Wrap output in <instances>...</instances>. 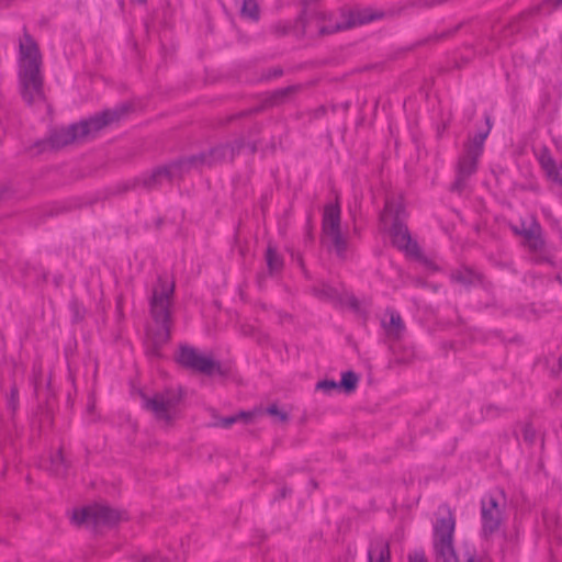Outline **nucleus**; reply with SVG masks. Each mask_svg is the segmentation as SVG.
I'll return each instance as SVG.
<instances>
[{
	"label": "nucleus",
	"instance_id": "64",
	"mask_svg": "<svg viewBox=\"0 0 562 562\" xmlns=\"http://www.w3.org/2000/svg\"><path fill=\"white\" fill-rule=\"evenodd\" d=\"M447 126L448 125L446 123H443L442 126L438 127V131H437L438 137H441V135L446 131Z\"/></svg>",
	"mask_w": 562,
	"mask_h": 562
},
{
	"label": "nucleus",
	"instance_id": "56",
	"mask_svg": "<svg viewBox=\"0 0 562 562\" xmlns=\"http://www.w3.org/2000/svg\"><path fill=\"white\" fill-rule=\"evenodd\" d=\"M448 0H424L422 2V5L425 7V8H432L435 5H439V4H442L445 2H447Z\"/></svg>",
	"mask_w": 562,
	"mask_h": 562
},
{
	"label": "nucleus",
	"instance_id": "58",
	"mask_svg": "<svg viewBox=\"0 0 562 562\" xmlns=\"http://www.w3.org/2000/svg\"><path fill=\"white\" fill-rule=\"evenodd\" d=\"M266 281V273L265 272H260L257 274V283L258 285L261 288L263 282Z\"/></svg>",
	"mask_w": 562,
	"mask_h": 562
},
{
	"label": "nucleus",
	"instance_id": "9",
	"mask_svg": "<svg viewBox=\"0 0 562 562\" xmlns=\"http://www.w3.org/2000/svg\"><path fill=\"white\" fill-rule=\"evenodd\" d=\"M503 509L497 498L491 494L485 495L481 499V536L488 540L499 530L503 522Z\"/></svg>",
	"mask_w": 562,
	"mask_h": 562
},
{
	"label": "nucleus",
	"instance_id": "3",
	"mask_svg": "<svg viewBox=\"0 0 562 562\" xmlns=\"http://www.w3.org/2000/svg\"><path fill=\"white\" fill-rule=\"evenodd\" d=\"M127 520L126 510L112 507L106 502H92L75 508L70 517L74 526L86 528L94 536L102 535L104 530H113Z\"/></svg>",
	"mask_w": 562,
	"mask_h": 562
},
{
	"label": "nucleus",
	"instance_id": "60",
	"mask_svg": "<svg viewBox=\"0 0 562 562\" xmlns=\"http://www.w3.org/2000/svg\"><path fill=\"white\" fill-rule=\"evenodd\" d=\"M301 269H302V272H303V274H304V277L306 279H311L312 278L310 272L307 271L305 265H304V260H302V259H301Z\"/></svg>",
	"mask_w": 562,
	"mask_h": 562
},
{
	"label": "nucleus",
	"instance_id": "8",
	"mask_svg": "<svg viewBox=\"0 0 562 562\" xmlns=\"http://www.w3.org/2000/svg\"><path fill=\"white\" fill-rule=\"evenodd\" d=\"M310 3V0H301L302 9L297 16L293 21H278L271 25V33L278 37L293 34L299 40L304 38L312 18L325 19V14L311 9Z\"/></svg>",
	"mask_w": 562,
	"mask_h": 562
},
{
	"label": "nucleus",
	"instance_id": "4",
	"mask_svg": "<svg viewBox=\"0 0 562 562\" xmlns=\"http://www.w3.org/2000/svg\"><path fill=\"white\" fill-rule=\"evenodd\" d=\"M173 360L181 368L207 378L218 376L226 380L231 376L229 366L215 359L212 352H202L188 344H180L178 346Z\"/></svg>",
	"mask_w": 562,
	"mask_h": 562
},
{
	"label": "nucleus",
	"instance_id": "6",
	"mask_svg": "<svg viewBox=\"0 0 562 562\" xmlns=\"http://www.w3.org/2000/svg\"><path fill=\"white\" fill-rule=\"evenodd\" d=\"M131 393L139 396L143 409L153 413L157 420L171 424L173 422L171 409H175L182 402L186 390L183 386H179L177 391L166 389L165 393L157 392L150 397L143 389L132 386Z\"/></svg>",
	"mask_w": 562,
	"mask_h": 562
},
{
	"label": "nucleus",
	"instance_id": "41",
	"mask_svg": "<svg viewBox=\"0 0 562 562\" xmlns=\"http://www.w3.org/2000/svg\"><path fill=\"white\" fill-rule=\"evenodd\" d=\"M234 139H241L243 149H248L251 156H254L258 151L260 139H246V136L244 134H239Z\"/></svg>",
	"mask_w": 562,
	"mask_h": 562
},
{
	"label": "nucleus",
	"instance_id": "55",
	"mask_svg": "<svg viewBox=\"0 0 562 562\" xmlns=\"http://www.w3.org/2000/svg\"><path fill=\"white\" fill-rule=\"evenodd\" d=\"M327 113V109L325 105H319L313 111V119H321Z\"/></svg>",
	"mask_w": 562,
	"mask_h": 562
},
{
	"label": "nucleus",
	"instance_id": "49",
	"mask_svg": "<svg viewBox=\"0 0 562 562\" xmlns=\"http://www.w3.org/2000/svg\"><path fill=\"white\" fill-rule=\"evenodd\" d=\"M283 74H284L283 68L280 66H277V67L268 69L267 72L263 75V79H266V80L276 79V78L283 76Z\"/></svg>",
	"mask_w": 562,
	"mask_h": 562
},
{
	"label": "nucleus",
	"instance_id": "7",
	"mask_svg": "<svg viewBox=\"0 0 562 562\" xmlns=\"http://www.w3.org/2000/svg\"><path fill=\"white\" fill-rule=\"evenodd\" d=\"M158 288H154L153 295L149 300V313L155 325L171 324V303L175 295V283L159 276L157 279Z\"/></svg>",
	"mask_w": 562,
	"mask_h": 562
},
{
	"label": "nucleus",
	"instance_id": "31",
	"mask_svg": "<svg viewBox=\"0 0 562 562\" xmlns=\"http://www.w3.org/2000/svg\"><path fill=\"white\" fill-rule=\"evenodd\" d=\"M181 158L184 160L190 172L192 170H201L203 167H206V158L203 150L198 154L181 156Z\"/></svg>",
	"mask_w": 562,
	"mask_h": 562
},
{
	"label": "nucleus",
	"instance_id": "52",
	"mask_svg": "<svg viewBox=\"0 0 562 562\" xmlns=\"http://www.w3.org/2000/svg\"><path fill=\"white\" fill-rule=\"evenodd\" d=\"M348 306L358 314H362L363 316H366L367 314L364 311L361 310L360 302L356 296H351L348 300Z\"/></svg>",
	"mask_w": 562,
	"mask_h": 562
},
{
	"label": "nucleus",
	"instance_id": "48",
	"mask_svg": "<svg viewBox=\"0 0 562 562\" xmlns=\"http://www.w3.org/2000/svg\"><path fill=\"white\" fill-rule=\"evenodd\" d=\"M33 148L37 149V154H42L47 149L50 150V142H48V135L45 138L34 142Z\"/></svg>",
	"mask_w": 562,
	"mask_h": 562
},
{
	"label": "nucleus",
	"instance_id": "23",
	"mask_svg": "<svg viewBox=\"0 0 562 562\" xmlns=\"http://www.w3.org/2000/svg\"><path fill=\"white\" fill-rule=\"evenodd\" d=\"M94 201L82 203L80 198H72L63 202L52 204L44 213L46 217H54L60 214L68 213L74 210L83 207L85 205H92Z\"/></svg>",
	"mask_w": 562,
	"mask_h": 562
},
{
	"label": "nucleus",
	"instance_id": "18",
	"mask_svg": "<svg viewBox=\"0 0 562 562\" xmlns=\"http://www.w3.org/2000/svg\"><path fill=\"white\" fill-rule=\"evenodd\" d=\"M341 228V209L339 201L328 203L324 206L322 218V234L334 232Z\"/></svg>",
	"mask_w": 562,
	"mask_h": 562
},
{
	"label": "nucleus",
	"instance_id": "53",
	"mask_svg": "<svg viewBox=\"0 0 562 562\" xmlns=\"http://www.w3.org/2000/svg\"><path fill=\"white\" fill-rule=\"evenodd\" d=\"M547 5H550L551 10H555L562 7V0H543L539 9L544 8Z\"/></svg>",
	"mask_w": 562,
	"mask_h": 562
},
{
	"label": "nucleus",
	"instance_id": "1",
	"mask_svg": "<svg viewBox=\"0 0 562 562\" xmlns=\"http://www.w3.org/2000/svg\"><path fill=\"white\" fill-rule=\"evenodd\" d=\"M133 111V104L123 102L112 109H104L87 119L71 123L67 127H53L48 131V142H50V150H59L75 142L91 137L110 126L120 122L130 112Z\"/></svg>",
	"mask_w": 562,
	"mask_h": 562
},
{
	"label": "nucleus",
	"instance_id": "37",
	"mask_svg": "<svg viewBox=\"0 0 562 562\" xmlns=\"http://www.w3.org/2000/svg\"><path fill=\"white\" fill-rule=\"evenodd\" d=\"M316 391H322L327 395H330L333 392H339V384L337 381L333 379H323L319 380L315 385Z\"/></svg>",
	"mask_w": 562,
	"mask_h": 562
},
{
	"label": "nucleus",
	"instance_id": "38",
	"mask_svg": "<svg viewBox=\"0 0 562 562\" xmlns=\"http://www.w3.org/2000/svg\"><path fill=\"white\" fill-rule=\"evenodd\" d=\"M19 389L15 383L10 387V393L8 396V409L11 411L12 417H14L18 408H19Z\"/></svg>",
	"mask_w": 562,
	"mask_h": 562
},
{
	"label": "nucleus",
	"instance_id": "17",
	"mask_svg": "<svg viewBox=\"0 0 562 562\" xmlns=\"http://www.w3.org/2000/svg\"><path fill=\"white\" fill-rule=\"evenodd\" d=\"M538 161L542 168V170L546 173V177L557 183L562 186V166H558L557 161L554 160L550 149L548 147H543L539 155H538Z\"/></svg>",
	"mask_w": 562,
	"mask_h": 562
},
{
	"label": "nucleus",
	"instance_id": "42",
	"mask_svg": "<svg viewBox=\"0 0 562 562\" xmlns=\"http://www.w3.org/2000/svg\"><path fill=\"white\" fill-rule=\"evenodd\" d=\"M536 429L531 422H527L522 428V437L525 442L532 446L536 442Z\"/></svg>",
	"mask_w": 562,
	"mask_h": 562
},
{
	"label": "nucleus",
	"instance_id": "46",
	"mask_svg": "<svg viewBox=\"0 0 562 562\" xmlns=\"http://www.w3.org/2000/svg\"><path fill=\"white\" fill-rule=\"evenodd\" d=\"M52 464L54 467H64V470L67 471L68 468H69V462L66 460V458L64 457V453H63V450L59 449L58 452L52 457Z\"/></svg>",
	"mask_w": 562,
	"mask_h": 562
},
{
	"label": "nucleus",
	"instance_id": "22",
	"mask_svg": "<svg viewBox=\"0 0 562 562\" xmlns=\"http://www.w3.org/2000/svg\"><path fill=\"white\" fill-rule=\"evenodd\" d=\"M450 277L453 282L460 283L465 288L479 285L483 280V276L480 272L468 266L453 270Z\"/></svg>",
	"mask_w": 562,
	"mask_h": 562
},
{
	"label": "nucleus",
	"instance_id": "25",
	"mask_svg": "<svg viewBox=\"0 0 562 562\" xmlns=\"http://www.w3.org/2000/svg\"><path fill=\"white\" fill-rule=\"evenodd\" d=\"M368 562H391V551L387 541L379 540L368 551Z\"/></svg>",
	"mask_w": 562,
	"mask_h": 562
},
{
	"label": "nucleus",
	"instance_id": "14",
	"mask_svg": "<svg viewBox=\"0 0 562 562\" xmlns=\"http://www.w3.org/2000/svg\"><path fill=\"white\" fill-rule=\"evenodd\" d=\"M392 246L404 251L407 256H413L420 248L418 243L413 239L407 225L404 222L395 221L389 229Z\"/></svg>",
	"mask_w": 562,
	"mask_h": 562
},
{
	"label": "nucleus",
	"instance_id": "63",
	"mask_svg": "<svg viewBox=\"0 0 562 562\" xmlns=\"http://www.w3.org/2000/svg\"><path fill=\"white\" fill-rule=\"evenodd\" d=\"M9 188L7 186L0 187V200L3 199L4 194L8 192Z\"/></svg>",
	"mask_w": 562,
	"mask_h": 562
},
{
	"label": "nucleus",
	"instance_id": "40",
	"mask_svg": "<svg viewBox=\"0 0 562 562\" xmlns=\"http://www.w3.org/2000/svg\"><path fill=\"white\" fill-rule=\"evenodd\" d=\"M137 187H143V180H142L140 176L137 178H134L131 181H126V182L117 184L116 193L123 194L130 190L136 189Z\"/></svg>",
	"mask_w": 562,
	"mask_h": 562
},
{
	"label": "nucleus",
	"instance_id": "43",
	"mask_svg": "<svg viewBox=\"0 0 562 562\" xmlns=\"http://www.w3.org/2000/svg\"><path fill=\"white\" fill-rule=\"evenodd\" d=\"M262 128H263L262 123L255 122L243 134L246 136V139H260L259 136L262 133Z\"/></svg>",
	"mask_w": 562,
	"mask_h": 562
},
{
	"label": "nucleus",
	"instance_id": "13",
	"mask_svg": "<svg viewBox=\"0 0 562 562\" xmlns=\"http://www.w3.org/2000/svg\"><path fill=\"white\" fill-rule=\"evenodd\" d=\"M171 324H159L146 327V355L150 358L161 359V349L171 340Z\"/></svg>",
	"mask_w": 562,
	"mask_h": 562
},
{
	"label": "nucleus",
	"instance_id": "19",
	"mask_svg": "<svg viewBox=\"0 0 562 562\" xmlns=\"http://www.w3.org/2000/svg\"><path fill=\"white\" fill-rule=\"evenodd\" d=\"M143 188L147 191L155 190L161 186L162 180L173 182L168 162L155 167L149 173H143Z\"/></svg>",
	"mask_w": 562,
	"mask_h": 562
},
{
	"label": "nucleus",
	"instance_id": "33",
	"mask_svg": "<svg viewBox=\"0 0 562 562\" xmlns=\"http://www.w3.org/2000/svg\"><path fill=\"white\" fill-rule=\"evenodd\" d=\"M384 211L393 215V222H395L396 220L400 222H404L403 217L406 215V209L404 203H394L391 200H386Z\"/></svg>",
	"mask_w": 562,
	"mask_h": 562
},
{
	"label": "nucleus",
	"instance_id": "2",
	"mask_svg": "<svg viewBox=\"0 0 562 562\" xmlns=\"http://www.w3.org/2000/svg\"><path fill=\"white\" fill-rule=\"evenodd\" d=\"M19 82L21 97L27 105L34 103V95L31 89L43 93L44 78L41 74L43 57L36 41L27 32L24 33V42L19 47Z\"/></svg>",
	"mask_w": 562,
	"mask_h": 562
},
{
	"label": "nucleus",
	"instance_id": "21",
	"mask_svg": "<svg viewBox=\"0 0 562 562\" xmlns=\"http://www.w3.org/2000/svg\"><path fill=\"white\" fill-rule=\"evenodd\" d=\"M301 90L300 85H292L284 88L267 92L263 99V106H278L288 102L296 92Z\"/></svg>",
	"mask_w": 562,
	"mask_h": 562
},
{
	"label": "nucleus",
	"instance_id": "57",
	"mask_svg": "<svg viewBox=\"0 0 562 562\" xmlns=\"http://www.w3.org/2000/svg\"><path fill=\"white\" fill-rule=\"evenodd\" d=\"M133 560H134V562H154L156 560V555L148 554V555H144L139 559L137 557H133Z\"/></svg>",
	"mask_w": 562,
	"mask_h": 562
},
{
	"label": "nucleus",
	"instance_id": "27",
	"mask_svg": "<svg viewBox=\"0 0 562 562\" xmlns=\"http://www.w3.org/2000/svg\"><path fill=\"white\" fill-rule=\"evenodd\" d=\"M324 236L329 237L331 240V247L336 254V256L340 259L346 258L347 249H348V240L346 236L342 234L341 228L324 234Z\"/></svg>",
	"mask_w": 562,
	"mask_h": 562
},
{
	"label": "nucleus",
	"instance_id": "12",
	"mask_svg": "<svg viewBox=\"0 0 562 562\" xmlns=\"http://www.w3.org/2000/svg\"><path fill=\"white\" fill-rule=\"evenodd\" d=\"M509 228L514 235L524 238L522 245L530 252L538 254L544 250L546 240L542 236V227L536 218L532 220L529 227H526L525 222L521 221L520 225L509 223Z\"/></svg>",
	"mask_w": 562,
	"mask_h": 562
},
{
	"label": "nucleus",
	"instance_id": "36",
	"mask_svg": "<svg viewBox=\"0 0 562 562\" xmlns=\"http://www.w3.org/2000/svg\"><path fill=\"white\" fill-rule=\"evenodd\" d=\"M263 409L262 408H255L251 411H240L237 414H235L237 418V423L241 422L246 425L254 423L255 418L257 416H262Z\"/></svg>",
	"mask_w": 562,
	"mask_h": 562
},
{
	"label": "nucleus",
	"instance_id": "16",
	"mask_svg": "<svg viewBox=\"0 0 562 562\" xmlns=\"http://www.w3.org/2000/svg\"><path fill=\"white\" fill-rule=\"evenodd\" d=\"M484 121L485 127L479 130L473 136L469 135L468 139L463 144L464 149L471 150L481 156L484 153V143L493 127V120L490 113H484Z\"/></svg>",
	"mask_w": 562,
	"mask_h": 562
},
{
	"label": "nucleus",
	"instance_id": "59",
	"mask_svg": "<svg viewBox=\"0 0 562 562\" xmlns=\"http://www.w3.org/2000/svg\"><path fill=\"white\" fill-rule=\"evenodd\" d=\"M561 370H562V359L559 358L558 368H552L551 373H552V375H558Z\"/></svg>",
	"mask_w": 562,
	"mask_h": 562
},
{
	"label": "nucleus",
	"instance_id": "51",
	"mask_svg": "<svg viewBox=\"0 0 562 562\" xmlns=\"http://www.w3.org/2000/svg\"><path fill=\"white\" fill-rule=\"evenodd\" d=\"M408 562H428L423 550H416L408 555Z\"/></svg>",
	"mask_w": 562,
	"mask_h": 562
},
{
	"label": "nucleus",
	"instance_id": "44",
	"mask_svg": "<svg viewBox=\"0 0 562 562\" xmlns=\"http://www.w3.org/2000/svg\"><path fill=\"white\" fill-rule=\"evenodd\" d=\"M514 188L520 191H531L535 193L540 192V186L535 179L529 180L527 183H514Z\"/></svg>",
	"mask_w": 562,
	"mask_h": 562
},
{
	"label": "nucleus",
	"instance_id": "50",
	"mask_svg": "<svg viewBox=\"0 0 562 562\" xmlns=\"http://www.w3.org/2000/svg\"><path fill=\"white\" fill-rule=\"evenodd\" d=\"M313 240H314V235H313L312 218H311V216H308L306 226H305L304 241H305V244H312Z\"/></svg>",
	"mask_w": 562,
	"mask_h": 562
},
{
	"label": "nucleus",
	"instance_id": "24",
	"mask_svg": "<svg viewBox=\"0 0 562 562\" xmlns=\"http://www.w3.org/2000/svg\"><path fill=\"white\" fill-rule=\"evenodd\" d=\"M265 259L267 263L268 276L274 277L281 273L284 267V259L278 252L277 248L271 244H269L267 247Z\"/></svg>",
	"mask_w": 562,
	"mask_h": 562
},
{
	"label": "nucleus",
	"instance_id": "26",
	"mask_svg": "<svg viewBox=\"0 0 562 562\" xmlns=\"http://www.w3.org/2000/svg\"><path fill=\"white\" fill-rule=\"evenodd\" d=\"M360 375L353 370L341 372L339 384V392L350 395L356 392L359 384Z\"/></svg>",
	"mask_w": 562,
	"mask_h": 562
},
{
	"label": "nucleus",
	"instance_id": "20",
	"mask_svg": "<svg viewBox=\"0 0 562 562\" xmlns=\"http://www.w3.org/2000/svg\"><path fill=\"white\" fill-rule=\"evenodd\" d=\"M390 316V321L382 319L381 326L384 328L385 334L391 339H401L405 331V324L401 317V314L394 308H386L385 312Z\"/></svg>",
	"mask_w": 562,
	"mask_h": 562
},
{
	"label": "nucleus",
	"instance_id": "5",
	"mask_svg": "<svg viewBox=\"0 0 562 562\" xmlns=\"http://www.w3.org/2000/svg\"><path fill=\"white\" fill-rule=\"evenodd\" d=\"M456 530V517L449 507L446 508V515L437 517L434 525V550L437 561L442 562H477L475 550L465 551V560H461L457 554L453 540Z\"/></svg>",
	"mask_w": 562,
	"mask_h": 562
},
{
	"label": "nucleus",
	"instance_id": "47",
	"mask_svg": "<svg viewBox=\"0 0 562 562\" xmlns=\"http://www.w3.org/2000/svg\"><path fill=\"white\" fill-rule=\"evenodd\" d=\"M292 494L293 490L288 485H283L280 488H278L276 495L273 496V502H280L282 499H285L290 497Z\"/></svg>",
	"mask_w": 562,
	"mask_h": 562
},
{
	"label": "nucleus",
	"instance_id": "35",
	"mask_svg": "<svg viewBox=\"0 0 562 562\" xmlns=\"http://www.w3.org/2000/svg\"><path fill=\"white\" fill-rule=\"evenodd\" d=\"M211 412H212V417H213V423L211 425L213 427H221V428L228 429L234 424L237 423V418H236L235 414L231 415V416H226V417H221L214 408H212Z\"/></svg>",
	"mask_w": 562,
	"mask_h": 562
},
{
	"label": "nucleus",
	"instance_id": "15",
	"mask_svg": "<svg viewBox=\"0 0 562 562\" xmlns=\"http://www.w3.org/2000/svg\"><path fill=\"white\" fill-rule=\"evenodd\" d=\"M341 16L347 22H353V27L359 25H364L370 22L380 20L384 18L385 13L384 11H376L371 8H364V9H345L341 8L340 10Z\"/></svg>",
	"mask_w": 562,
	"mask_h": 562
},
{
	"label": "nucleus",
	"instance_id": "34",
	"mask_svg": "<svg viewBox=\"0 0 562 562\" xmlns=\"http://www.w3.org/2000/svg\"><path fill=\"white\" fill-rule=\"evenodd\" d=\"M267 414L274 418L279 423H286L290 419L288 412L282 409L277 403L270 404L265 411L263 415Z\"/></svg>",
	"mask_w": 562,
	"mask_h": 562
},
{
	"label": "nucleus",
	"instance_id": "29",
	"mask_svg": "<svg viewBox=\"0 0 562 562\" xmlns=\"http://www.w3.org/2000/svg\"><path fill=\"white\" fill-rule=\"evenodd\" d=\"M244 19H249L254 22L260 19V9L256 0H243V4L239 12Z\"/></svg>",
	"mask_w": 562,
	"mask_h": 562
},
{
	"label": "nucleus",
	"instance_id": "54",
	"mask_svg": "<svg viewBox=\"0 0 562 562\" xmlns=\"http://www.w3.org/2000/svg\"><path fill=\"white\" fill-rule=\"evenodd\" d=\"M460 27H461V24L457 25L456 27H453L451 30H448L446 32H442V33L438 34L436 36V38L437 40H442V38L449 37V36L453 35Z\"/></svg>",
	"mask_w": 562,
	"mask_h": 562
},
{
	"label": "nucleus",
	"instance_id": "62",
	"mask_svg": "<svg viewBox=\"0 0 562 562\" xmlns=\"http://www.w3.org/2000/svg\"><path fill=\"white\" fill-rule=\"evenodd\" d=\"M345 112H347L350 106H351V102L350 101H346V102H342L340 105H339Z\"/></svg>",
	"mask_w": 562,
	"mask_h": 562
},
{
	"label": "nucleus",
	"instance_id": "28",
	"mask_svg": "<svg viewBox=\"0 0 562 562\" xmlns=\"http://www.w3.org/2000/svg\"><path fill=\"white\" fill-rule=\"evenodd\" d=\"M168 166L173 181H181L187 175L190 173L181 156L168 161Z\"/></svg>",
	"mask_w": 562,
	"mask_h": 562
},
{
	"label": "nucleus",
	"instance_id": "61",
	"mask_svg": "<svg viewBox=\"0 0 562 562\" xmlns=\"http://www.w3.org/2000/svg\"><path fill=\"white\" fill-rule=\"evenodd\" d=\"M165 223V220L162 217H158L156 221H155V226L157 229H160L161 226L164 225Z\"/></svg>",
	"mask_w": 562,
	"mask_h": 562
},
{
	"label": "nucleus",
	"instance_id": "10",
	"mask_svg": "<svg viewBox=\"0 0 562 562\" xmlns=\"http://www.w3.org/2000/svg\"><path fill=\"white\" fill-rule=\"evenodd\" d=\"M480 157L481 155L463 148V154L458 158L456 179L450 184V192L461 194L464 191L468 179L477 170Z\"/></svg>",
	"mask_w": 562,
	"mask_h": 562
},
{
	"label": "nucleus",
	"instance_id": "30",
	"mask_svg": "<svg viewBox=\"0 0 562 562\" xmlns=\"http://www.w3.org/2000/svg\"><path fill=\"white\" fill-rule=\"evenodd\" d=\"M353 29V22H347L346 20L329 25H321L318 27L317 36L324 37L341 31Z\"/></svg>",
	"mask_w": 562,
	"mask_h": 562
},
{
	"label": "nucleus",
	"instance_id": "39",
	"mask_svg": "<svg viewBox=\"0 0 562 562\" xmlns=\"http://www.w3.org/2000/svg\"><path fill=\"white\" fill-rule=\"evenodd\" d=\"M412 257H414L417 261L423 263L431 272H437L440 270L439 266L431 259L427 258L420 248L418 249V251L414 252Z\"/></svg>",
	"mask_w": 562,
	"mask_h": 562
},
{
	"label": "nucleus",
	"instance_id": "32",
	"mask_svg": "<svg viewBox=\"0 0 562 562\" xmlns=\"http://www.w3.org/2000/svg\"><path fill=\"white\" fill-rule=\"evenodd\" d=\"M69 310L71 312V322L72 324H79L85 319L87 310L83 304L74 296L69 302Z\"/></svg>",
	"mask_w": 562,
	"mask_h": 562
},
{
	"label": "nucleus",
	"instance_id": "11",
	"mask_svg": "<svg viewBox=\"0 0 562 562\" xmlns=\"http://www.w3.org/2000/svg\"><path fill=\"white\" fill-rule=\"evenodd\" d=\"M243 151V140L233 139L218 143L207 150H203L206 158V167L213 168L225 162H234L236 156Z\"/></svg>",
	"mask_w": 562,
	"mask_h": 562
},
{
	"label": "nucleus",
	"instance_id": "45",
	"mask_svg": "<svg viewBox=\"0 0 562 562\" xmlns=\"http://www.w3.org/2000/svg\"><path fill=\"white\" fill-rule=\"evenodd\" d=\"M505 409L499 408L494 404H487L482 408V414L484 418H494L501 415Z\"/></svg>",
	"mask_w": 562,
	"mask_h": 562
}]
</instances>
